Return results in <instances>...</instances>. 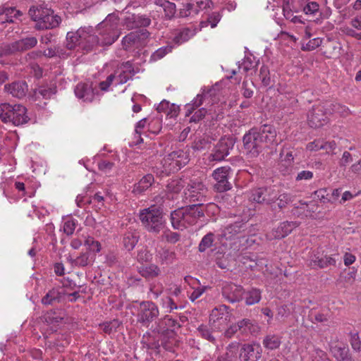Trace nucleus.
I'll return each mask as SVG.
<instances>
[{
  "label": "nucleus",
  "instance_id": "f257e3e1",
  "mask_svg": "<svg viewBox=\"0 0 361 361\" xmlns=\"http://www.w3.org/2000/svg\"><path fill=\"white\" fill-rule=\"evenodd\" d=\"M119 18L113 13L99 25L98 35L93 33L92 27H82L75 32H68L66 35V47L72 50L78 47L82 50L88 52L94 46L111 45L117 40L121 35L118 29Z\"/></svg>",
  "mask_w": 361,
  "mask_h": 361
},
{
  "label": "nucleus",
  "instance_id": "f03ea898",
  "mask_svg": "<svg viewBox=\"0 0 361 361\" xmlns=\"http://www.w3.org/2000/svg\"><path fill=\"white\" fill-rule=\"evenodd\" d=\"M204 208L217 210V205L214 203H209L206 206L203 203H197L192 205L178 208L171 213V222L173 228L178 230H183L195 224L197 220L204 216Z\"/></svg>",
  "mask_w": 361,
  "mask_h": 361
},
{
  "label": "nucleus",
  "instance_id": "7ed1b4c3",
  "mask_svg": "<svg viewBox=\"0 0 361 361\" xmlns=\"http://www.w3.org/2000/svg\"><path fill=\"white\" fill-rule=\"evenodd\" d=\"M229 317L225 307L215 308L212 311L208 324H202L197 329L198 336L207 341L216 344V334L223 331L228 324Z\"/></svg>",
  "mask_w": 361,
  "mask_h": 361
},
{
  "label": "nucleus",
  "instance_id": "20e7f679",
  "mask_svg": "<svg viewBox=\"0 0 361 361\" xmlns=\"http://www.w3.org/2000/svg\"><path fill=\"white\" fill-rule=\"evenodd\" d=\"M29 15L35 22L37 30L53 29L57 27L61 18L44 4H37L29 9Z\"/></svg>",
  "mask_w": 361,
  "mask_h": 361
},
{
  "label": "nucleus",
  "instance_id": "39448f33",
  "mask_svg": "<svg viewBox=\"0 0 361 361\" xmlns=\"http://www.w3.org/2000/svg\"><path fill=\"white\" fill-rule=\"evenodd\" d=\"M139 217L142 225L149 232L158 233L164 228L162 210L156 205L140 210Z\"/></svg>",
  "mask_w": 361,
  "mask_h": 361
},
{
  "label": "nucleus",
  "instance_id": "423d86ee",
  "mask_svg": "<svg viewBox=\"0 0 361 361\" xmlns=\"http://www.w3.org/2000/svg\"><path fill=\"white\" fill-rule=\"evenodd\" d=\"M26 111V108L20 104H1L0 119L4 123H11L14 126L23 125L29 120Z\"/></svg>",
  "mask_w": 361,
  "mask_h": 361
},
{
  "label": "nucleus",
  "instance_id": "0eeeda50",
  "mask_svg": "<svg viewBox=\"0 0 361 361\" xmlns=\"http://www.w3.org/2000/svg\"><path fill=\"white\" fill-rule=\"evenodd\" d=\"M189 161L188 155L182 149L173 151L167 154L161 161L166 173H173L180 170Z\"/></svg>",
  "mask_w": 361,
  "mask_h": 361
},
{
  "label": "nucleus",
  "instance_id": "6e6552de",
  "mask_svg": "<svg viewBox=\"0 0 361 361\" xmlns=\"http://www.w3.org/2000/svg\"><path fill=\"white\" fill-rule=\"evenodd\" d=\"M159 314V308L154 302L143 301L139 306L137 321L142 326L148 327L158 317Z\"/></svg>",
  "mask_w": 361,
  "mask_h": 361
},
{
  "label": "nucleus",
  "instance_id": "1a4fd4ad",
  "mask_svg": "<svg viewBox=\"0 0 361 361\" xmlns=\"http://www.w3.org/2000/svg\"><path fill=\"white\" fill-rule=\"evenodd\" d=\"M243 141L244 148L251 158L257 157L265 148L260 139H259V135L255 129H251L245 133Z\"/></svg>",
  "mask_w": 361,
  "mask_h": 361
},
{
  "label": "nucleus",
  "instance_id": "9d476101",
  "mask_svg": "<svg viewBox=\"0 0 361 361\" xmlns=\"http://www.w3.org/2000/svg\"><path fill=\"white\" fill-rule=\"evenodd\" d=\"M121 23L127 30L147 27L152 23L150 16L141 13H122Z\"/></svg>",
  "mask_w": 361,
  "mask_h": 361
},
{
  "label": "nucleus",
  "instance_id": "9b49d317",
  "mask_svg": "<svg viewBox=\"0 0 361 361\" xmlns=\"http://www.w3.org/2000/svg\"><path fill=\"white\" fill-rule=\"evenodd\" d=\"M207 188L199 180H192L184 191V197L188 202H202L206 197Z\"/></svg>",
  "mask_w": 361,
  "mask_h": 361
},
{
  "label": "nucleus",
  "instance_id": "f8f14e48",
  "mask_svg": "<svg viewBox=\"0 0 361 361\" xmlns=\"http://www.w3.org/2000/svg\"><path fill=\"white\" fill-rule=\"evenodd\" d=\"M327 104L314 106L307 114L308 124L311 128H317L327 123V114L331 113L326 108Z\"/></svg>",
  "mask_w": 361,
  "mask_h": 361
},
{
  "label": "nucleus",
  "instance_id": "ddd939ff",
  "mask_svg": "<svg viewBox=\"0 0 361 361\" xmlns=\"http://www.w3.org/2000/svg\"><path fill=\"white\" fill-rule=\"evenodd\" d=\"M37 44V39L35 37L27 36L12 43L5 44L2 51L4 54H12L18 51H25L35 47Z\"/></svg>",
  "mask_w": 361,
  "mask_h": 361
},
{
  "label": "nucleus",
  "instance_id": "4468645a",
  "mask_svg": "<svg viewBox=\"0 0 361 361\" xmlns=\"http://www.w3.org/2000/svg\"><path fill=\"white\" fill-rule=\"evenodd\" d=\"M233 146L234 142L231 138H221L214 146L212 152L209 155V160L223 161L230 154V150L233 149Z\"/></svg>",
  "mask_w": 361,
  "mask_h": 361
},
{
  "label": "nucleus",
  "instance_id": "2eb2a0df",
  "mask_svg": "<svg viewBox=\"0 0 361 361\" xmlns=\"http://www.w3.org/2000/svg\"><path fill=\"white\" fill-rule=\"evenodd\" d=\"M230 171L229 166H221L213 171L212 177L216 181L214 188L217 192H223L231 188V184L228 181Z\"/></svg>",
  "mask_w": 361,
  "mask_h": 361
},
{
  "label": "nucleus",
  "instance_id": "dca6fc26",
  "mask_svg": "<svg viewBox=\"0 0 361 361\" xmlns=\"http://www.w3.org/2000/svg\"><path fill=\"white\" fill-rule=\"evenodd\" d=\"M257 133L259 135V139H260L265 148H270L278 145L276 130L273 126L263 125L257 130Z\"/></svg>",
  "mask_w": 361,
  "mask_h": 361
},
{
  "label": "nucleus",
  "instance_id": "f3484780",
  "mask_svg": "<svg viewBox=\"0 0 361 361\" xmlns=\"http://www.w3.org/2000/svg\"><path fill=\"white\" fill-rule=\"evenodd\" d=\"M262 349L259 343L244 344L240 349V361H258L262 355Z\"/></svg>",
  "mask_w": 361,
  "mask_h": 361
},
{
  "label": "nucleus",
  "instance_id": "a211bd4d",
  "mask_svg": "<svg viewBox=\"0 0 361 361\" xmlns=\"http://www.w3.org/2000/svg\"><path fill=\"white\" fill-rule=\"evenodd\" d=\"M276 195L270 188H259L254 190L250 197L251 201L269 204L275 202Z\"/></svg>",
  "mask_w": 361,
  "mask_h": 361
},
{
  "label": "nucleus",
  "instance_id": "6ab92c4d",
  "mask_svg": "<svg viewBox=\"0 0 361 361\" xmlns=\"http://www.w3.org/2000/svg\"><path fill=\"white\" fill-rule=\"evenodd\" d=\"M256 329L257 326L254 325L250 319H243L237 324L230 326L225 331L224 335L226 337L231 338L238 331H240L241 334H247L254 332Z\"/></svg>",
  "mask_w": 361,
  "mask_h": 361
},
{
  "label": "nucleus",
  "instance_id": "aec40b11",
  "mask_svg": "<svg viewBox=\"0 0 361 361\" xmlns=\"http://www.w3.org/2000/svg\"><path fill=\"white\" fill-rule=\"evenodd\" d=\"M178 322L173 319L169 315H165L156 322V328L154 329L159 334L162 335H168L173 334L176 329L180 328Z\"/></svg>",
  "mask_w": 361,
  "mask_h": 361
},
{
  "label": "nucleus",
  "instance_id": "412c9836",
  "mask_svg": "<svg viewBox=\"0 0 361 361\" xmlns=\"http://www.w3.org/2000/svg\"><path fill=\"white\" fill-rule=\"evenodd\" d=\"M224 298L231 303L240 302L243 299L244 288L240 285L228 283L222 288Z\"/></svg>",
  "mask_w": 361,
  "mask_h": 361
},
{
  "label": "nucleus",
  "instance_id": "4be33fe9",
  "mask_svg": "<svg viewBox=\"0 0 361 361\" xmlns=\"http://www.w3.org/2000/svg\"><path fill=\"white\" fill-rule=\"evenodd\" d=\"M247 225L243 221H236L226 226L222 235L226 240H232L235 238H240L246 235Z\"/></svg>",
  "mask_w": 361,
  "mask_h": 361
},
{
  "label": "nucleus",
  "instance_id": "5701e85b",
  "mask_svg": "<svg viewBox=\"0 0 361 361\" xmlns=\"http://www.w3.org/2000/svg\"><path fill=\"white\" fill-rule=\"evenodd\" d=\"M349 25L341 27L342 33L348 37L361 40V15L353 18Z\"/></svg>",
  "mask_w": 361,
  "mask_h": 361
},
{
  "label": "nucleus",
  "instance_id": "b1692460",
  "mask_svg": "<svg viewBox=\"0 0 361 361\" xmlns=\"http://www.w3.org/2000/svg\"><path fill=\"white\" fill-rule=\"evenodd\" d=\"M133 64L130 61L123 63L121 67L114 73L116 85H122L126 83L135 75Z\"/></svg>",
  "mask_w": 361,
  "mask_h": 361
},
{
  "label": "nucleus",
  "instance_id": "393cba45",
  "mask_svg": "<svg viewBox=\"0 0 361 361\" xmlns=\"http://www.w3.org/2000/svg\"><path fill=\"white\" fill-rule=\"evenodd\" d=\"M75 96L84 102H92L95 96V90L91 83H78L75 88Z\"/></svg>",
  "mask_w": 361,
  "mask_h": 361
},
{
  "label": "nucleus",
  "instance_id": "a878e982",
  "mask_svg": "<svg viewBox=\"0 0 361 361\" xmlns=\"http://www.w3.org/2000/svg\"><path fill=\"white\" fill-rule=\"evenodd\" d=\"M297 221H283L272 231V237L276 239H281L288 235L291 231L299 226Z\"/></svg>",
  "mask_w": 361,
  "mask_h": 361
},
{
  "label": "nucleus",
  "instance_id": "bb28decb",
  "mask_svg": "<svg viewBox=\"0 0 361 361\" xmlns=\"http://www.w3.org/2000/svg\"><path fill=\"white\" fill-rule=\"evenodd\" d=\"M4 90L14 97L23 98L26 95L28 87L25 81H16L6 85Z\"/></svg>",
  "mask_w": 361,
  "mask_h": 361
},
{
  "label": "nucleus",
  "instance_id": "cd10ccee",
  "mask_svg": "<svg viewBox=\"0 0 361 361\" xmlns=\"http://www.w3.org/2000/svg\"><path fill=\"white\" fill-rule=\"evenodd\" d=\"M139 238V231L134 228L130 227L123 235V244L124 247L128 251L133 250Z\"/></svg>",
  "mask_w": 361,
  "mask_h": 361
},
{
  "label": "nucleus",
  "instance_id": "c85d7f7f",
  "mask_svg": "<svg viewBox=\"0 0 361 361\" xmlns=\"http://www.w3.org/2000/svg\"><path fill=\"white\" fill-rule=\"evenodd\" d=\"M281 161L279 164V171L283 175L290 174L293 169V165L294 161V156L292 152H288L284 157H283V152L280 153Z\"/></svg>",
  "mask_w": 361,
  "mask_h": 361
},
{
  "label": "nucleus",
  "instance_id": "c756f323",
  "mask_svg": "<svg viewBox=\"0 0 361 361\" xmlns=\"http://www.w3.org/2000/svg\"><path fill=\"white\" fill-rule=\"evenodd\" d=\"M329 350L338 361L350 353L348 348L344 343L338 341L332 340L329 342Z\"/></svg>",
  "mask_w": 361,
  "mask_h": 361
},
{
  "label": "nucleus",
  "instance_id": "7c9ffc66",
  "mask_svg": "<svg viewBox=\"0 0 361 361\" xmlns=\"http://www.w3.org/2000/svg\"><path fill=\"white\" fill-rule=\"evenodd\" d=\"M21 16L20 11L14 7L5 6L0 8V20L4 23H13L15 18Z\"/></svg>",
  "mask_w": 361,
  "mask_h": 361
},
{
  "label": "nucleus",
  "instance_id": "2f4dec72",
  "mask_svg": "<svg viewBox=\"0 0 361 361\" xmlns=\"http://www.w3.org/2000/svg\"><path fill=\"white\" fill-rule=\"evenodd\" d=\"M63 294L62 288H53L42 298V303L45 305H49L55 302H59L62 298Z\"/></svg>",
  "mask_w": 361,
  "mask_h": 361
},
{
  "label": "nucleus",
  "instance_id": "473e14b6",
  "mask_svg": "<svg viewBox=\"0 0 361 361\" xmlns=\"http://www.w3.org/2000/svg\"><path fill=\"white\" fill-rule=\"evenodd\" d=\"M123 48L126 51H130L141 45L138 39V34L130 32L124 36L121 41Z\"/></svg>",
  "mask_w": 361,
  "mask_h": 361
},
{
  "label": "nucleus",
  "instance_id": "72a5a7b5",
  "mask_svg": "<svg viewBox=\"0 0 361 361\" xmlns=\"http://www.w3.org/2000/svg\"><path fill=\"white\" fill-rule=\"evenodd\" d=\"M154 181V176L152 174H147L134 185L133 192L135 194H140L150 188Z\"/></svg>",
  "mask_w": 361,
  "mask_h": 361
},
{
  "label": "nucleus",
  "instance_id": "f704fd0d",
  "mask_svg": "<svg viewBox=\"0 0 361 361\" xmlns=\"http://www.w3.org/2000/svg\"><path fill=\"white\" fill-rule=\"evenodd\" d=\"M197 30H198L196 27H193L183 28L175 35L173 41L179 44L184 43L195 35Z\"/></svg>",
  "mask_w": 361,
  "mask_h": 361
},
{
  "label": "nucleus",
  "instance_id": "c9c22d12",
  "mask_svg": "<svg viewBox=\"0 0 361 361\" xmlns=\"http://www.w3.org/2000/svg\"><path fill=\"white\" fill-rule=\"evenodd\" d=\"M243 298L247 305H252L258 303L262 298V291L256 288H252L247 291H244Z\"/></svg>",
  "mask_w": 361,
  "mask_h": 361
},
{
  "label": "nucleus",
  "instance_id": "e433bc0d",
  "mask_svg": "<svg viewBox=\"0 0 361 361\" xmlns=\"http://www.w3.org/2000/svg\"><path fill=\"white\" fill-rule=\"evenodd\" d=\"M154 4L163 8L166 18L171 19L174 16L176 11V6L174 3L168 0H155Z\"/></svg>",
  "mask_w": 361,
  "mask_h": 361
},
{
  "label": "nucleus",
  "instance_id": "4c0bfd02",
  "mask_svg": "<svg viewBox=\"0 0 361 361\" xmlns=\"http://www.w3.org/2000/svg\"><path fill=\"white\" fill-rule=\"evenodd\" d=\"M310 265L313 269H323L326 267L324 262V255L319 251H314L310 256Z\"/></svg>",
  "mask_w": 361,
  "mask_h": 361
},
{
  "label": "nucleus",
  "instance_id": "58836bf2",
  "mask_svg": "<svg viewBox=\"0 0 361 361\" xmlns=\"http://www.w3.org/2000/svg\"><path fill=\"white\" fill-rule=\"evenodd\" d=\"M138 272L142 276L147 279L158 276L160 274L161 271L157 265L151 264L148 266H142L139 267Z\"/></svg>",
  "mask_w": 361,
  "mask_h": 361
},
{
  "label": "nucleus",
  "instance_id": "ea45409f",
  "mask_svg": "<svg viewBox=\"0 0 361 361\" xmlns=\"http://www.w3.org/2000/svg\"><path fill=\"white\" fill-rule=\"evenodd\" d=\"M56 92V87L54 85H42L35 91V96L37 98L41 97L43 99H50Z\"/></svg>",
  "mask_w": 361,
  "mask_h": 361
},
{
  "label": "nucleus",
  "instance_id": "a19ab883",
  "mask_svg": "<svg viewBox=\"0 0 361 361\" xmlns=\"http://www.w3.org/2000/svg\"><path fill=\"white\" fill-rule=\"evenodd\" d=\"M204 94L203 93L198 94L195 98L190 104L185 106V116H190L195 110L200 107L203 104Z\"/></svg>",
  "mask_w": 361,
  "mask_h": 361
},
{
  "label": "nucleus",
  "instance_id": "79ce46f5",
  "mask_svg": "<svg viewBox=\"0 0 361 361\" xmlns=\"http://www.w3.org/2000/svg\"><path fill=\"white\" fill-rule=\"evenodd\" d=\"M159 304L166 313H171L174 310L178 309V306L174 300L169 295H164L161 298Z\"/></svg>",
  "mask_w": 361,
  "mask_h": 361
},
{
  "label": "nucleus",
  "instance_id": "37998d69",
  "mask_svg": "<svg viewBox=\"0 0 361 361\" xmlns=\"http://www.w3.org/2000/svg\"><path fill=\"white\" fill-rule=\"evenodd\" d=\"M259 60L256 59L252 54L246 56L242 63L239 66L240 68H243L245 72H248L257 67L258 65Z\"/></svg>",
  "mask_w": 361,
  "mask_h": 361
},
{
  "label": "nucleus",
  "instance_id": "c03bdc74",
  "mask_svg": "<svg viewBox=\"0 0 361 361\" xmlns=\"http://www.w3.org/2000/svg\"><path fill=\"white\" fill-rule=\"evenodd\" d=\"M157 257L161 264H171L175 258L176 254L174 252L170 251L168 249L162 248L158 251Z\"/></svg>",
  "mask_w": 361,
  "mask_h": 361
},
{
  "label": "nucleus",
  "instance_id": "a18cd8bd",
  "mask_svg": "<svg viewBox=\"0 0 361 361\" xmlns=\"http://www.w3.org/2000/svg\"><path fill=\"white\" fill-rule=\"evenodd\" d=\"M281 343L280 337L276 335H268L263 340L264 346L269 350L278 348Z\"/></svg>",
  "mask_w": 361,
  "mask_h": 361
},
{
  "label": "nucleus",
  "instance_id": "49530a36",
  "mask_svg": "<svg viewBox=\"0 0 361 361\" xmlns=\"http://www.w3.org/2000/svg\"><path fill=\"white\" fill-rule=\"evenodd\" d=\"M70 262L73 267H84L90 264V255L87 252L81 253L75 259H70Z\"/></svg>",
  "mask_w": 361,
  "mask_h": 361
},
{
  "label": "nucleus",
  "instance_id": "de8ad7c7",
  "mask_svg": "<svg viewBox=\"0 0 361 361\" xmlns=\"http://www.w3.org/2000/svg\"><path fill=\"white\" fill-rule=\"evenodd\" d=\"M259 78L264 86H272L274 84V80L270 77L269 70L267 66H262L259 71Z\"/></svg>",
  "mask_w": 361,
  "mask_h": 361
},
{
  "label": "nucleus",
  "instance_id": "09e8293b",
  "mask_svg": "<svg viewBox=\"0 0 361 361\" xmlns=\"http://www.w3.org/2000/svg\"><path fill=\"white\" fill-rule=\"evenodd\" d=\"M214 240V235L212 233L206 234L201 240L198 250L200 252H204L207 249L211 247L213 245Z\"/></svg>",
  "mask_w": 361,
  "mask_h": 361
},
{
  "label": "nucleus",
  "instance_id": "8fccbe9b",
  "mask_svg": "<svg viewBox=\"0 0 361 361\" xmlns=\"http://www.w3.org/2000/svg\"><path fill=\"white\" fill-rule=\"evenodd\" d=\"M199 10L195 7L192 3L187 2L183 4V7L180 8L179 15L182 18H186L193 14H197Z\"/></svg>",
  "mask_w": 361,
  "mask_h": 361
},
{
  "label": "nucleus",
  "instance_id": "3c124183",
  "mask_svg": "<svg viewBox=\"0 0 361 361\" xmlns=\"http://www.w3.org/2000/svg\"><path fill=\"white\" fill-rule=\"evenodd\" d=\"M311 361H331L327 354L322 350L314 348L310 353Z\"/></svg>",
  "mask_w": 361,
  "mask_h": 361
},
{
  "label": "nucleus",
  "instance_id": "603ef678",
  "mask_svg": "<svg viewBox=\"0 0 361 361\" xmlns=\"http://www.w3.org/2000/svg\"><path fill=\"white\" fill-rule=\"evenodd\" d=\"M172 51V47L166 46L162 47L157 50H156L151 56V61H157L162 59L168 53Z\"/></svg>",
  "mask_w": 361,
  "mask_h": 361
},
{
  "label": "nucleus",
  "instance_id": "864d4df0",
  "mask_svg": "<svg viewBox=\"0 0 361 361\" xmlns=\"http://www.w3.org/2000/svg\"><path fill=\"white\" fill-rule=\"evenodd\" d=\"M276 200L279 208L283 209L293 201V196L290 193H282L278 197H276Z\"/></svg>",
  "mask_w": 361,
  "mask_h": 361
},
{
  "label": "nucleus",
  "instance_id": "5fc2aeb1",
  "mask_svg": "<svg viewBox=\"0 0 361 361\" xmlns=\"http://www.w3.org/2000/svg\"><path fill=\"white\" fill-rule=\"evenodd\" d=\"M152 259V255L147 247H142L137 252V259L140 262H148Z\"/></svg>",
  "mask_w": 361,
  "mask_h": 361
},
{
  "label": "nucleus",
  "instance_id": "6e6d98bb",
  "mask_svg": "<svg viewBox=\"0 0 361 361\" xmlns=\"http://www.w3.org/2000/svg\"><path fill=\"white\" fill-rule=\"evenodd\" d=\"M322 38L320 37L310 39L305 44H302V49L307 51L314 50L322 44Z\"/></svg>",
  "mask_w": 361,
  "mask_h": 361
},
{
  "label": "nucleus",
  "instance_id": "4d7b16f0",
  "mask_svg": "<svg viewBox=\"0 0 361 361\" xmlns=\"http://www.w3.org/2000/svg\"><path fill=\"white\" fill-rule=\"evenodd\" d=\"M85 245L87 247L90 251L99 252L101 250L100 243L94 240L92 237L88 236L85 240Z\"/></svg>",
  "mask_w": 361,
  "mask_h": 361
},
{
  "label": "nucleus",
  "instance_id": "13d9d810",
  "mask_svg": "<svg viewBox=\"0 0 361 361\" xmlns=\"http://www.w3.org/2000/svg\"><path fill=\"white\" fill-rule=\"evenodd\" d=\"M207 110L204 108H200L197 109V111H194L193 113L190 116H188L189 118V121L190 123H197L200 121H201L206 115Z\"/></svg>",
  "mask_w": 361,
  "mask_h": 361
},
{
  "label": "nucleus",
  "instance_id": "bf43d9fd",
  "mask_svg": "<svg viewBox=\"0 0 361 361\" xmlns=\"http://www.w3.org/2000/svg\"><path fill=\"white\" fill-rule=\"evenodd\" d=\"M303 11L307 15L315 16L319 13V6L315 1L309 2L303 8Z\"/></svg>",
  "mask_w": 361,
  "mask_h": 361
},
{
  "label": "nucleus",
  "instance_id": "052dcab7",
  "mask_svg": "<svg viewBox=\"0 0 361 361\" xmlns=\"http://www.w3.org/2000/svg\"><path fill=\"white\" fill-rule=\"evenodd\" d=\"M198 286H199L197 288H195V286L192 287L193 288V291L191 293V294L189 296V299L192 302H194L195 300H196L197 299L200 298L202 295V294L208 288V286H200V285H198Z\"/></svg>",
  "mask_w": 361,
  "mask_h": 361
},
{
  "label": "nucleus",
  "instance_id": "680f3d73",
  "mask_svg": "<svg viewBox=\"0 0 361 361\" xmlns=\"http://www.w3.org/2000/svg\"><path fill=\"white\" fill-rule=\"evenodd\" d=\"M120 325V322L117 319H114L109 322H105L101 326L103 331L106 334H111L112 331L116 330L117 327Z\"/></svg>",
  "mask_w": 361,
  "mask_h": 361
},
{
  "label": "nucleus",
  "instance_id": "e2e57ef3",
  "mask_svg": "<svg viewBox=\"0 0 361 361\" xmlns=\"http://www.w3.org/2000/svg\"><path fill=\"white\" fill-rule=\"evenodd\" d=\"M351 270L344 276L341 277V281L345 283L353 284L357 275V269L353 267Z\"/></svg>",
  "mask_w": 361,
  "mask_h": 361
},
{
  "label": "nucleus",
  "instance_id": "0e129e2a",
  "mask_svg": "<svg viewBox=\"0 0 361 361\" xmlns=\"http://www.w3.org/2000/svg\"><path fill=\"white\" fill-rule=\"evenodd\" d=\"M221 18L219 14L218 13H213L212 16H210L208 18L207 21H202L200 23L201 28L207 26V23H209L211 25V27L212 28L215 27L217 25V23L219 22Z\"/></svg>",
  "mask_w": 361,
  "mask_h": 361
},
{
  "label": "nucleus",
  "instance_id": "69168bd1",
  "mask_svg": "<svg viewBox=\"0 0 361 361\" xmlns=\"http://www.w3.org/2000/svg\"><path fill=\"white\" fill-rule=\"evenodd\" d=\"M76 227V221L74 219H68L64 222L63 231L68 235H71L74 233Z\"/></svg>",
  "mask_w": 361,
  "mask_h": 361
},
{
  "label": "nucleus",
  "instance_id": "338daca9",
  "mask_svg": "<svg viewBox=\"0 0 361 361\" xmlns=\"http://www.w3.org/2000/svg\"><path fill=\"white\" fill-rule=\"evenodd\" d=\"M75 8L82 11L86 8L91 6L93 4L92 0H73Z\"/></svg>",
  "mask_w": 361,
  "mask_h": 361
},
{
  "label": "nucleus",
  "instance_id": "774afa93",
  "mask_svg": "<svg viewBox=\"0 0 361 361\" xmlns=\"http://www.w3.org/2000/svg\"><path fill=\"white\" fill-rule=\"evenodd\" d=\"M350 344L353 349L355 351H361V341L357 333L352 334L350 336Z\"/></svg>",
  "mask_w": 361,
  "mask_h": 361
}]
</instances>
